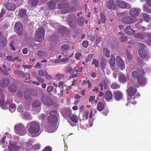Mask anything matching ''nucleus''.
I'll use <instances>...</instances> for the list:
<instances>
[{
	"mask_svg": "<svg viewBox=\"0 0 151 151\" xmlns=\"http://www.w3.org/2000/svg\"><path fill=\"white\" fill-rule=\"evenodd\" d=\"M142 17L144 20L147 22H149L151 21V19L150 15L146 13H143Z\"/></svg>",
	"mask_w": 151,
	"mask_h": 151,
	"instance_id": "obj_30",
	"label": "nucleus"
},
{
	"mask_svg": "<svg viewBox=\"0 0 151 151\" xmlns=\"http://www.w3.org/2000/svg\"><path fill=\"white\" fill-rule=\"evenodd\" d=\"M39 1V0H31L29 4L32 6H36L38 5Z\"/></svg>",
	"mask_w": 151,
	"mask_h": 151,
	"instance_id": "obj_37",
	"label": "nucleus"
},
{
	"mask_svg": "<svg viewBox=\"0 0 151 151\" xmlns=\"http://www.w3.org/2000/svg\"><path fill=\"white\" fill-rule=\"evenodd\" d=\"M116 3L118 6L121 9H126L127 6V3L124 1L121 0H117Z\"/></svg>",
	"mask_w": 151,
	"mask_h": 151,
	"instance_id": "obj_18",
	"label": "nucleus"
},
{
	"mask_svg": "<svg viewBox=\"0 0 151 151\" xmlns=\"http://www.w3.org/2000/svg\"><path fill=\"white\" fill-rule=\"evenodd\" d=\"M138 46L139 47L138 50V53L140 57L144 58L147 55V53L145 50V45L143 43H138Z\"/></svg>",
	"mask_w": 151,
	"mask_h": 151,
	"instance_id": "obj_7",
	"label": "nucleus"
},
{
	"mask_svg": "<svg viewBox=\"0 0 151 151\" xmlns=\"http://www.w3.org/2000/svg\"><path fill=\"white\" fill-rule=\"evenodd\" d=\"M134 37L138 39L143 40L144 38V35L141 33L138 32L134 35Z\"/></svg>",
	"mask_w": 151,
	"mask_h": 151,
	"instance_id": "obj_36",
	"label": "nucleus"
},
{
	"mask_svg": "<svg viewBox=\"0 0 151 151\" xmlns=\"http://www.w3.org/2000/svg\"><path fill=\"white\" fill-rule=\"evenodd\" d=\"M5 13L6 12L5 10L3 8H2L1 9V11L0 13V17L2 18V17H3L4 15L5 14Z\"/></svg>",
	"mask_w": 151,
	"mask_h": 151,
	"instance_id": "obj_61",
	"label": "nucleus"
},
{
	"mask_svg": "<svg viewBox=\"0 0 151 151\" xmlns=\"http://www.w3.org/2000/svg\"><path fill=\"white\" fill-rule=\"evenodd\" d=\"M32 147L35 150H38L40 147V145L39 144H36L34 145Z\"/></svg>",
	"mask_w": 151,
	"mask_h": 151,
	"instance_id": "obj_58",
	"label": "nucleus"
},
{
	"mask_svg": "<svg viewBox=\"0 0 151 151\" xmlns=\"http://www.w3.org/2000/svg\"><path fill=\"white\" fill-rule=\"evenodd\" d=\"M127 40V38L125 36L121 37L120 38V41L122 42H124Z\"/></svg>",
	"mask_w": 151,
	"mask_h": 151,
	"instance_id": "obj_62",
	"label": "nucleus"
},
{
	"mask_svg": "<svg viewBox=\"0 0 151 151\" xmlns=\"http://www.w3.org/2000/svg\"><path fill=\"white\" fill-rule=\"evenodd\" d=\"M71 4L74 6H75L76 7L78 4V0H72Z\"/></svg>",
	"mask_w": 151,
	"mask_h": 151,
	"instance_id": "obj_57",
	"label": "nucleus"
},
{
	"mask_svg": "<svg viewBox=\"0 0 151 151\" xmlns=\"http://www.w3.org/2000/svg\"><path fill=\"white\" fill-rule=\"evenodd\" d=\"M84 22V19L82 17H81L79 18L77 20L78 24L80 26L83 25Z\"/></svg>",
	"mask_w": 151,
	"mask_h": 151,
	"instance_id": "obj_47",
	"label": "nucleus"
},
{
	"mask_svg": "<svg viewBox=\"0 0 151 151\" xmlns=\"http://www.w3.org/2000/svg\"><path fill=\"white\" fill-rule=\"evenodd\" d=\"M27 10L25 9H22L19 10V15L21 17H23L26 14Z\"/></svg>",
	"mask_w": 151,
	"mask_h": 151,
	"instance_id": "obj_35",
	"label": "nucleus"
},
{
	"mask_svg": "<svg viewBox=\"0 0 151 151\" xmlns=\"http://www.w3.org/2000/svg\"><path fill=\"white\" fill-rule=\"evenodd\" d=\"M50 116L47 118V124L49 127L54 128L58 122L59 113L57 111L52 110L49 112Z\"/></svg>",
	"mask_w": 151,
	"mask_h": 151,
	"instance_id": "obj_2",
	"label": "nucleus"
},
{
	"mask_svg": "<svg viewBox=\"0 0 151 151\" xmlns=\"http://www.w3.org/2000/svg\"><path fill=\"white\" fill-rule=\"evenodd\" d=\"M69 49V46L68 45L66 44L63 45L61 47V49L62 51H65Z\"/></svg>",
	"mask_w": 151,
	"mask_h": 151,
	"instance_id": "obj_51",
	"label": "nucleus"
},
{
	"mask_svg": "<svg viewBox=\"0 0 151 151\" xmlns=\"http://www.w3.org/2000/svg\"><path fill=\"white\" fill-rule=\"evenodd\" d=\"M88 42L87 40H84L83 41L82 43L83 46L85 48H87L88 45Z\"/></svg>",
	"mask_w": 151,
	"mask_h": 151,
	"instance_id": "obj_54",
	"label": "nucleus"
},
{
	"mask_svg": "<svg viewBox=\"0 0 151 151\" xmlns=\"http://www.w3.org/2000/svg\"><path fill=\"white\" fill-rule=\"evenodd\" d=\"M69 4L68 3H64L59 4L58 5V8L61 9L64 7L68 6H69Z\"/></svg>",
	"mask_w": 151,
	"mask_h": 151,
	"instance_id": "obj_45",
	"label": "nucleus"
},
{
	"mask_svg": "<svg viewBox=\"0 0 151 151\" xmlns=\"http://www.w3.org/2000/svg\"><path fill=\"white\" fill-rule=\"evenodd\" d=\"M76 20V16L74 14H71L68 15L67 17L68 23L71 28H75L77 27Z\"/></svg>",
	"mask_w": 151,
	"mask_h": 151,
	"instance_id": "obj_4",
	"label": "nucleus"
},
{
	"mask_svg": "<svg viewBox=\"0 0 151 151\" xmlns=\"http://www.w3.org/2000/svg\"><path fill=\"white\" fill-rule=\"evenodd\" d=\"M144 10L145 12L149 13H151V8H150L146 5H144L143 6Z\"/></svg>",
	"mask_w": 151,
	"mask_h": 151,
	"instance_id": "obj_42",
	"label": "nucleus"
},
{
	"mask_svg": "<svg viewBox=\"0 0 151 151\" xmlns=\"http://www.w3.org/2000/svg\"><path fill=\"white\" fill-rule=\"evenodd\" d=\"M109 64L112 70H115V60L114 57L111 56L109 60Z\"/></svg>",
	"mask_w": 151,
	"mask_h": 151,
	"instance_id": "obj_22",
	"label": "nucleus"
},
{
	"mask_svg": "<svg viewBox=\"0 0 151 151\" xmlns=\"http://www.w3.org/2000/svg\"><path fill=\"white\" fill-rule=\"evenodd\" d=\"M69 118L71 120L72 122L74 123H77L78 122V118L75 115L72 114L70 115Z\"/></svg>",
	"mask_w": 151,
	"mask_h": 151,
	"instance_id": "obj_31",
	"label": "nucleus"
},
{
	"mask_svg": "<svg viewBox=\"0 0 151 151\" xmlns=\"http://www.w3.org/2000/svg\"><path fill=\"white\" fill-rule=\"evenodd\" d=\"M44 71L45 75V76L46 79L47 80H51L52 78L51 76L47 73L46 71H45L44 70Z\"/></svg>",
	"mask_w": 151,
	"mask_h": 151,
	"instance_id": "obj_55",
	"label": "nucleus"
},
{
	"mask_svg": "<svg viewBox=\"0 0 151 151\" xmlns=\"http://www.w3.org/2000/svg\"><path fill=\"white\" fill-rule=\"evenodd\" d=\"M122 23L126 24H130L134 23L136 21V18L129 16L123 17L121 20Z\"/></svg>",
	"mask_w": 151,
	"mask_h": 151,
	"instance_id": "obj_8",
	"label": "nucleus"
},
{
	"mask_svg": "<svg viewBox=\"0 0 151 151\" xmlns=\"http://www.w3.org/2000/svg\"><path fill=\"white\" fill-rule=\"evenodd\" d=\"M64 76V75L63 74H59L56 75V78L57 80H59L63 78Z\"/></svg>",
	"mask_w": 151,
	"mask_h": 151,
	"instance_id": "obj_60",
	"label": "nucleus"
},
{
	"mask_svg": "<svg viewBox=\"0 0 151 151\" xmlns=\"http://www.w3.org/2000/svg\"><path fill=\"white\" fill-rule=\"evenodd\" d=\"M125 32L128 35H132L134 34L135 31L132 29L130 25L127 26L125 29Z\"/></svg>",
	"mask_w": 151,
	"mask_h": 151,
	"instance_id": "obj_23",
	"label": "nucleus"
},
{
	"mask_svg": "<svg viewBox=\"0 0 151 151\" xmlns=\"http://www.w3.org/2000/svg\"><path fill=\"white\" fill-rule=\"evenodd\" d=\"M10 82V80L8 78H4L0 81V85L1 87L7 86Z\"/></svg>",
	"mask_w": 151,
	"mask_h": 151,
	"instance_id": "obj_20",
	"label": "nucleus"
},
{
	"mask_svg": "<svg viewBox=\"0 0 151 151\" xmlns=\"http://www.w3.org/2000/svg\"><path fill=\"white\" fill-rule=\"evenodd\" d=\"M99 86L101 87V91L103 90V87L106 90L107 88V84L104 81H102L101 83L99 84Z\"/></svg>",
	"mask_w": 151,
	"mask_h": 151,
	"instance_id": "obj_32",
	"label": "nucleus"
},
{
	"mask_svg": "<svg viewBox=\"0 0 151 151\" xmlns=\"http://www.w3.org/2000/svg\"><path fill=\"white\" fill-rule=\"evenodd\" d=\"M14 73L20 78H23L25 76V73L19 70H16L14 71Z\"/></svg>",
	"mask_w": 151,
	"mask_h": 151,
	"instance_id": "obj_28",
	"label": "nucleus"
},
{
	"mask_svg": "<svg viewBox=\"0 0 151 151\" xmlns=\"http://www.w3.org/2000/svg\"><path fill=\"white\" fill-rule=\"evenodd\" d=\"M5 6L9 11H14L16 9V6L14 4H12L10 3H7Z\"/></svg>",
	"mask_w": 151,
	"mask_h": 151,
	"instance_id": "obj_21",
	"label": "nucleus"
},
{
	"mask_svg": "<svg viewBox=\"0 0 151 151\" xmlns=\"http://www.w3.org/2000/svg\"><path fill=\"white\" fill-rule=\"evenodd\" d=\"M119 81L120 82L125 83L127 82V79L126 76L124 75H121L119 77Z\"/></svg>",
	"mask_w": 151,
	"mask_h": 151,
	"instance_id": "obj_29",
	"label": "nucleus"
},
{
	"mask_svg": "<svg viewBox=\"0 0 151 151\" xmlns=\"http://www.w3.org/2000/svg\"><path fill=\"white\" fill-rule=\"evenodd\" d=\"M103 53L104 55L107 58L110 57V52L108 49L107 48H105L103 50Z\"/></svg>",
	"mask_w": 151,
	"mask_h": 151,
	"instance_id": "obj_41",
	"label": "nucleus"
},
{
	"mask_svg": "<svg viewBox=\"0 0 151 151\" xmlns=\"http://www.w3.org/2000/svg\"><path fill=\"white\" fill-rule=\"evenodd\" d=\"M67 30V28L65 27H62L58 29V31L59 32L62 34L65 33Z\"/></svg>",
	"mask_w": 151,
	"mask_h": 151,
	"instance_id": "obj_46",
	"label": "nucleus"
},
{
	"mask_svg": "<svg viewBox=\"0 0 151 151\" xmlns=\"http://www.w3.org/2000/svg\"><path fill=\"white\" fill-rule=\"evenodd\" d=\"M5 99L4 96L0 97V106L3 109H7L8 107L5 104Z\"/></svg>",
	"mask_w": 151,
	"mask_h": 151,
	"instance_id": "obj_25",
	"label": "nucleus"
},
{
	"mask_svg": "<svg viewBox=\"0 0 151 151\" xmlns=\"http://www.w3.org/2000/svg\"><path fill=\"white\" fill-rule=\"evenodd\" d=\"M40 105V102L39 100H36L34 101L32 105L34 107H38Z\"/></svg>",
	"mask_w": 151,
	"mask_h": 151,
	"instance_id": "obj_44",
	"label": "nucleus"
},
{
	"mask_svg": "<svg viewBox=\"0 0 151 151\" xmlns=\"http://www.w3.org/2000/svg\"><path fill=\"white\" fill-rule=\"evenodd\" d=\"M46 116L44 114H41L39 117V119H41L44 120L45 119Z\"/></svg>",
	"mask_w": 151,
	"mask_h": 151,
	"instance_id": "obj_63",
	"label": "nucleus"
},
{
	"mask_svg": "<svg viewBox=\"0 0 151 151\" xmlns=\"http://www.w3.org/2000/svg\"><path fill=\"white\" fill-rule=\"evenodd\" d=\"M41 99L42 102L48 106H52L54 104V101L48 96H43Z\"/></svg>",
	"mask_w": 151,
	"mask_h": 151,
	"instance_id": "obj_9",
	"label": "nucleus"
},
{
	"mask_svg": "<svg viewBox=\"0 0 151 151\" xmlns=\"http://www.w3.org/2000/svg\"><path fill=\"white\" fill-rule=\"evenodd\" d=\"M105 98L108 101H110L113 100V95L111 91H107L104 95Z\"/></svg>",
	"mask_w": 151,
	"mask_h": 151,
	"instance_id": "obj_19",
	"label": "nucleus"
},
{
	"mask_svg": "<svg viewBox=\"0 0 151 151\" xmlns=\"http://www.w3.org/2000/svg\"><path fill=\"white\" fill-rule=\"evenodd\" d=\"M8 147L9 150L11 151H17L19 148V146L17 145L16 142L12 141H10Z\"/></svg>",
	"mask_w": 151,
	"mask_h": 151,
	"instance_id": "obj_14",
	"label": "nucleus"
},
{
	"mask_svg": "<svg viewBox=\"0 0 151 151\" xmlns=\"http://www.w3.org/2000/svg\"><path fill=\"white\" fill-rule=\"evenodd\" d=\"M127 59L129 61L131 60L132 58V55L131 54L130 52H129L128 50L127 51Z\"/></svg>",
	"mask_w": 151,
	"mask_h": 151,
	"instance_id": "obj_53",
	"label": "nucleus"
},
{
	"mask_svg": "<svg viewBox=\"0 0 151 151\" xmlns=\"http://www.w3.org/2000/svg\"><path fill=\"white\" fill-rule=\"evenodd\" d=\"M9 89L11 92H15L17 89V86L16 85L12 84L9 87Z\"/></svg>",
	"mask_w": 151,
	"mask_h": 151,
	"instance_id": "obj_33",
	"label": "nucleus"
},
{
	"mask_svg": "<svg viewBox=\"0 0 151 151\" xmlns=\"http://www.w3.org/2000/svg\"><path fill=\"white\" fill-rule=\"evenodd\" d=\"M145 72L144 70L141 69L134 70L132 73V77L135 79H137L141 75H145Z\"/></svg>",
	"mask_w": 151,
	"mask_h": 151,
	"instance_id": "obj_15",
	"label": "nucleus"
},
{
	"mask_svg": "<svg viewBox=\"0 0 151 151\" xmlns=\"http://www.w3.org/2000/svg\"><path fill=\"white\" fill-rule=\"evenodd\" d=\"M127 91L128 92V95L130 97L134 99H135L136 96L135 94H136L137 89L134 86H131L127 89ZM140 96V95L139 94H137L136 97L137 98Z\"/></svg>",
	"mask_w": 151,
	"mask_h": 151,
	"instance_id": "obj_5",
	"label": "nucleus"
},
{
	"mask_svg": "<svg viewBox=\"0 0 151 151\" xmlns=\"http://www.w3.org/2000/svg\"><path fill=\"white\" fill-rule=\"evenodd\" d=\"M89 114V112L88 111H85L83 114V120L84 121L85 120H87L88 118V115Z\"/></svg>",
	"mask_w": 151,
	"mask_h": 151,
	"instance_id": "obj_50",
	"label": "nucleus"
},
{
	"mask_svg": "<svg viewBox=\"0 0 151 151\" xmlns=\"http://www.w3.org/2000/svg\"><path fill=\"white\" fill-rule=\"evenodd\" d=\"M115 99L117 101H120L123 98V94L120 91L116 90L113 92Z\"/></svg>",
	"mask_w": 151,
	"mask_h": 151,
	"instance_id": "obj_13",
	"label": "nucleus"
},
{
	"mask_svg": "<svg viewBox=\"0 0 151 151\" xmlns=\"http://www.w3.org/2000/svg\"><path fill=\"white\" fill-rule=\"evenodd\" d=\"M43 151H52V148L50 146H47L44 148Z\"/></svg>",
	"mask_w": 151,
	"mask_h": 151,
	"instance_id": "obj_64",
	"label": "nucleus"
},
{
	"mask_svg": "<svg viewBox=\"0 0 151 151\" xmlns=\"http://www.w3.org/2000/svg\"><path fill=\"white\" fill-rule=\"evenodd\" d=\"M100 16L101 20L103 24H105L106 20V18L103 13H100Z\"/></svg>",
	"mask_w": 151,
	"mask_h": 151,
	"instance_id": "obj_43",
	"label": "nucleus"
},
{
	"mask_svg": "<svg viewBox=\"0 0 151 151\" xmlns=\"http://www.w3.org/2000/svg\"><path fill=\"white\" fill-rule=\"evenodd\" d=\"M37 54L40 57H46L47 56V53L42 50L39 51L37 52Z\"/></svg>",
	"mask_w": 151,
	"mask_h": 151,
	"instance_id": "obj_39",
	"label": "nucleus"
},
{
	"mask_svg": "<svg viewBox=\"0 0 151 151\" xmlns=\"http://www.w3.org/2000/svg\"><path fill=\"white\" fill-rule=\"evenodd\" d=\"M14 129L16 133L20 135H24L25 131V128L21 124H16L14 127Z\"/></svg>",
	"mask_w": 151,
	"mask_h": 151,
	"instance_id": "obj_6",
	"label": "nucleus"
},
{
	"mask_svg": "<svg viewBox=\"0 0 151 151\" xmlns=\"http://www.w3.org/2000/svg\"><path fill=\"white\" fill-rule=\"evenodd\" d=\"M45 30L43 27H40L35 32V40L38 42H41L44 39L45 36Z\"/></svg>",
	"mask_w": 151,
	"mask_h": 151,
	"instance_id": "obj_3",
	"label": "nucleus"
},
{
	"mask_svg": "<svg viewBox=\"0 0 151 151\" xmlns=\"http://www.w3.org/2000/svg\"><path fill=\"white\" fill-rule=\"evenodd\" d=\"M116 2L113 0H109L106 4L107 8L109 9H116Z\"/></svg>",
	"mask_w": 151,
	"mask_h": 151,
	"instance_id": "obj_17",
	"label": "nucleus"
},
{
	"mask_svg": "<svg viewBox=\"0 0 151 151\" xmlns=\"http://www.w3.org/2000/svg\"><path fill=\"white\" fill-rule=\"evenodd\" d=\"M93 55L91 54L88 55L87 57L86 58V63H88L93 58Z\"/></svg>",
	"mask_w": 151,
	"mask_h": 151,
	"instance_id": "obj_52",
	"label": "nucleus"
},
{
	"mask_svg": "<svg viewBox=\"0 0 151 151\" xmlns=\"http://www.w3.org/2000/svg\"><path fill=\"white\" fill-rule=\"evenodd\" d=\"M67 8L69 12H73L76 9V7L75 6H70Z\"/></svg>",
	"mask_w": 151,
	"mask_h": 151,
	"instance_id": "obj_48",
	"label": "nucleus"
},
{
	"mask_svg": "<svg viewBox=\"0 0 151 151\" xmlns=\"http://www.w3.org/2000/svg\"><path fill=\"white\" fill-rule=\"evenodd\" d=\"M56 2L54 1L50 0L47 2L48 8L50 9H52L55 8Z\"/></svg>",
	"mask_w": 151,
	"mask_h": 151,
	"instance_id": "obj_24",
	"label": "nucleus"
},
{
	"mask_svg": "<svg viewBox=\"0 0 151 151\" xmlns=\"http://www.w3.org/2000/svg\"><path fill=\"white\" fill-rule=\"evenodd\" d=\"M144 75H140L137 79L138 83L142 86H145L147 83V80L143 76Z\"/></svg>",
	"mask_w": 151,
	"mask_h": 151,
	"instance_id": "obj_16",
	"label": "nucleus"
},
{
	"mask_svg": "<svg viewBox=\"0 0 151 151\" xmlns=\"http://www.w3.org/2000/svg\"><path fill=\"white\" fill-rule=\"evenodd\" d=\"M16 107L15 104H11L9 106V111L12 112H14L15 111Z\"/></svg>",
	"mask_w": 151,
	"mask_h": 151,
	"instance_id": "obj_40",
	"label": "nucleus"
},
{
	"mask_svg": "<svg viewBox=\"0 0 151 151\" xmlns=\"http://www.w3.org/2000/svg\"><path fill=\"white\" fill-rule=\"evenodd\" d=\"M71 111L70 110L67 109L63 110L62 112V114L65 117L70 116L71 115Z\"/></svg>",
	"mask_w": 151,
	"mask_h": 151,
	"instance_id": "obj_26",
	"label": "nucleus"
},
{
	"mask_svg": "<svg viewBox=\"0 0 151 151\" xmlns=\"http://www.w3.org/2000/svg\"><path fill=\"white\" fill-rule=\"evenodd\" d=\"M91 64L94 65L95 67H98L99 66V61L96 59L94 58Z\"/></svg>",
	"mask_w": 151,
	"mask_h": 151,
	"instance_id": "obj_49",
	"label": "nucleus"
},
{
	"mask_svg": "<svg viewBox=\"0 0 151 151\" xmlns=\"http://www.w3.org/2000/svg\"><path fill=\"white\" fill-rule=\"evenodd\" d=\"M105 103L104 101L99 102L97 104V109L99 111H101L102 110L104 107H105Z\"/></svg>",
	"mask_w": 151,
	"mask_h": 151,
	"instance_id": "obj_27",
	"label": "nucleus"
},
{
	"mask_svg": "<svg viewBox=\"0 0 151 151\" xmlns=\"http://www.w3.org/2000/svg\"><path fill=\"white\" fill-rule=\"evenodd\" d=\"M28 129V135L32 137H37L36 134L40 131V125L36 121H34L28 123L27 125Z\"/></svg>",
	"mask_w": 151,
	"mask_h": 151,
	"instance_id": "obj_1",
	"label": "nucleus"
},
{
	"mask_svg": "<svg viewBox=\"0 0 151 151\" xmlns=\"http://www.w3.org/2000/svg\"><path fill=\"white\" fill-rule=\"evenodd\" d=\"M54 89V87L52 86H49L47 87V91L49 92H50L52 91Z\"/></svg>",
	"mask_w": 151,
	"mask_h": 151,
	"instance_id": "obj_59",
	"label": "nucleus"
},
{
	"mask_svg": "<svg viewBox=\"0 0 151 151\" xmlns=\"http://www.w3.org/2000/svg\"><path fill=\"white\" fill-rule=\"evenodd\" d=\"M14 28L19 35H22L23 32V25L21 22H19L16 23Z\"/></svg>",
	"mask_w": 151,
	"mask_h": 151,
	"instance_id": "obj_10",
	"label": "nucleus"
},
{
	"mask_svg": "<svg viewBox=\"0 0 151 151\" xmlns=\"http://www.w3.org/2000/svg\"><path fill=\"white\" fill-rule=\"evenodd\" d=\"M117 64L121 70L125 69V65L123 59L119 56H117L116 58Z\"/></svg>",
	"mask_w": 151,
	"mask_h": 151,
	"instance_id": "obj_12",
	"label": "nucleus"
},
{
	"mask_svg": "<svg viewBox=\"0 0 151 151\" xmlns=\"http://www.w3.org/2000/svg\"><path fill=\"white\" fill-rule=\"evenodd\" d=\"M81 55V54L80 52H77L75 55V58L77 60H79Z\"/></svg>",
	"mask_w": 151,
	"mask_h": 151,
	"instance_id": "obj_56",
	"label": "nucleus"
},
{
	"mask_svg": "<svg viewBox=\"0 0 151 151\" xmlns=\"http://www.w3.org/2000/svg\"><path fill=\"white\" fill-rule=\"evenodd\" d=\"M75 70L72 69L71 67L69 66L66 69V72L67 73H69L70 74H71L74 73Z\"/></svg>",
	"mask_w": 151,
	"mask_h": 151,
	"instance_id": "obj_38",
	"label": "nucleus"
},
{
	"mask_svg": "<svg viewBox=\"0 0 151 151\" xmlns=\"http://www.w3.org/2000/svg\"><path fill=\"white\" fill-rule=\"evenodd\" d=\"M111 88L113 89H116L119 88L120 87V85L115 82H113L110 85Z\"/></svg>",
	"mask_w": 151,
	"mask_h": 151,
	"instance_id": "obj_34",
	"label": "nucleus"
},
{
	"mask_svg": "<svg viewBox=\"0 0 151 151\" xmlns=\"http://www.w3.org/2000/svg\"><path fill=\"white\" fill-rule=\"evenodd\" d=\"M141 10L140 9L133 8L129 11V14L132 17L135 18L139 14Z\"/></svg>",
	"mask_w": 151,
	"mask_h": 151,
	"instance_id": "obj_11",
	"label": "nucleus"
}]
</instances>
